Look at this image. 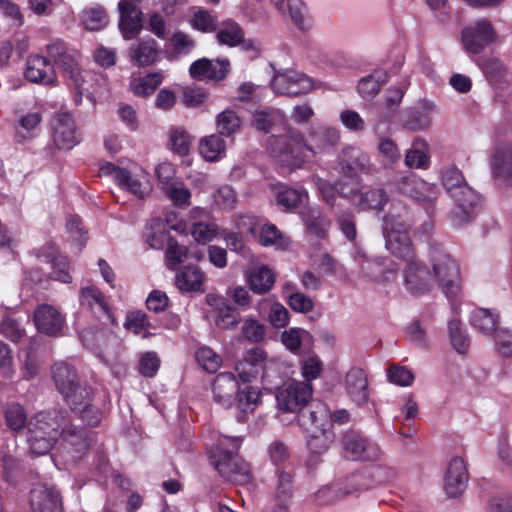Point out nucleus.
<instances>
[{"label":"nucleus","mask_w":512,"mask_h":512,"mask_svg":"<svg viewBox=\"0 0 512 512\" xmlns=\"http://www.w3.org/2000/svg\"><path fill=\"white\" fill-rule=\"evenodd\" d=\"M307 198V193L303 189H296L284 184H278L275 187V199L281 210L288 212L303 202Z\"/></svg>","instance_id":"32"},{"label":"nucleus","mask_w":512,"mask_h":512,"mask_svg":"<svg viewBox=\"0 0 512 512\" xmlns=\"http://www.w3.org/2000/svg\"><path fill=\"white\" fill-rule=\"evenodd\" d=\"M313 181L319 189L323 200L330 206L334 205L336 192L343 197H350L352 191L347 190L342 182H337L335 186H332L325 180L318 176L313 177Z\"/></svg>","instance_id":"47"},{"label":"nucleus","mask_w":512,"mask_h":512,"mask_svg":"<svg viewBox=\"0 0 512 512\" xmlns=\"http://www.w3.org/2000/svg\"><path fill=\"white\" fill-rule=\"evenodd\" d=\"M271 87L279 95L296 97L316 89L318 84L300 71L287 69L274 74Z\"/></svg>","instance_id":"6"},{"label":"nucleus","mask_w":512,"mask_h":512,"mask_svg":"<svg viewBox=\"0 0 512 512\" xmlns=\"http://www.w3.org/2000/svg\"><path fill=\"white\" fill-rule=\"evenodd\" d=\"M230 63L228 60H209L201 58L194 61L189 68V73L193 79L205 81H220L224 79L229 71Z\"/></svg>","instance_id":"20"},{"label":"nucleus","mask_w":512,"mask_h":512,"mask_svg":"<svg viewBox=\"0 0 512 512\" xmlns=\"http://www.w3.org/2000/svg\"><path fill=\"white\" fill-rule=\"evenodd\" d=\"M389 202L385 189L376 187L362 191L358 196L357 205L363 211H381Z\"/></svg>","instance_id":"33"},{"label":"nucleus","mask_w":512,"mask_h":512,"mask_svg":"<svg viewBox=\"0 0 512 512\" xmlns=\"http://www.w3.org/2000/svg\"><path fill=\"white\" fill-rule=\"evenodd\" d=\"M196 360L209 373L216 372L222 364L221 356L207 346L200 347L196 351Z\"/></svg>","instance_id":"54"},{"label":"nucleus","mask_w":512,"mask_h":512,"mask_svg":"<svg viewBox=\"0 0 512 512\" xmlns=\"http://www.w3.org/2000/svg\"><path fill=\"white\" fill-rule=\"evenodd\" d=\"M260 401V392L251 386L238 389L235 397L236 407L243 413L253 412Z\"/></svg>","instance_id":"50"},{"label":"nucleus","mask_w":512,"mask_h":512,"mask_svg":"<svg viewBox=\"0 0 512 512\" xmlns=\"http://www.w3.org/2000/svg\"><path fill=\"white\" fill-rule=\"evenodd\" d=\"M437 197L438 189L436 185L428 183L421 178L419 181H416V187L413 188L410 195V198L422 203H431L435 201Z\"/></svg>","instance_id":"60"},{"label":"nucleus","mask_w":512,"mask_h":512,"mask_svg":"<svg viewBox=\"0 0 512 512\" xmlns=\"http://www.w3.org/2000/svg\"><path fill=\"white\" fill-rule=\"evenodd\" d=\"M310 433L308 446L311 452L322 454L334 443L335 435L331 429H319L307 431Z\"/></svg>","instance_id":"45"},{"label":"nucleus","mask_w":512,"mask_h":512,"mask_svg":"<svg viewBox=\"0 0 512 512\" xmlns=\"http://www.w3.org/2000/svg\"><path fill=\"white\" fill-rule=\"evenodd\" d=\"M66 416L59 411L40 412L28 422V443L35 455L48 453L60 437Z\"/></svg>","instance_id":"2"},{"label":"nucleus","mask_w":512,"mask_h":512,"mask_svg":"<svg viewBox=\"0 0 512 512\" xmlns=\"http://www.w3.org/2000/svg\"><path fill=\"white\" fill-rule=\"evenodd\" d=\"M340 132L332 127H318L310 133L309 143L305 144L299 131H289L285 135L273 136L269 140L270 154L283 166L298 167L304 161L306 150L313 154L322 153L337 145Z\"/></svg>","instance_id":"1"},{"label":"nucleus","mask_w":512,"mask_h":512,"mask_svg":"<svg viewBox=\"0 0 512 512\" xmlns=\"http://www.w3.org/2000/svg\"><path fill=\"white\" fill-rule=\"evenodd\" d=\"M469 479L466 462L461 457H453L447 467L444 478V490L449 497L464 492Z\"/></svg>","instance_id":"17"},{"label":"nucleus","mask_w":512,"mask_h":512,"mask_svg":"<svg viewBox=\"0 0 512 512\" xmlns=\"http://www.w3.org/2000/svg\"><path fill=\"white\" fill-rule=\"evenodd\" d=\"M52 377L62 396L80 383L75 369L65 362H57L53 365Z\"/></svg>","instance_id":"30"},{"label":"nucleus","mask_w":512,"mask_h":512,"mask_svg":"<svg viewBox=\"0 0 512 512\" xmlns=\"http://www.w3.org/2000/svg\"><path fill=\"white\" fill-rule=\"evenodd\" d=\"M80 303L93 309L98 306L102 311L108 313V305L105 301L104 295L101 291L94 286H87L81 289Z\"/></svg>","instance_id":"56"},{"label":"nucleus","mask_w":512,"mask_h":512,"mask_svg":"<svg viewBox=\"0 0 512 512\" xmlns=\"http://www.w3.org/2000/svg\"><path fill=\"white\" fill-rule=\"evenodd\" d=\"M46 52L63 73L75 81L77 80L80 69L78 53L75 50L69 49L63 41L55 40L46 46Z\"/></svg>","instance_id":"15"},{"label":"nucleus","mask_w":512,"mask_h":512,"mask_svg":"<svg viewBox=\"0 0 512 512\" xmlns=\"http://www.w3.org/2000/svg\"><path fill=\"white\" fill-rule=\"evenodd\" d=\"M275 283L272 271L265 265L253 267L249 272V284L251 290L256 294L269 292Z\"/></svg>","instance_id":"36"},{"label":"nucleus","mask_w":512,"mask_h":512,"mask_svg":"<svg viewBox=\"0 0 512 512\" xmlns=\"http://www.w3.org/2000/svg\"><path fill=\"white\" fill-rule=\"evenodd\" d=\"M346 394L357 405H363L368 401V379L361 368H351L344 380Z\"/></svg>","instance_id":"24"},{"label":"nucleus","mask_w":512,"mask_h":512,"mask_svg":"<svg viewBox=\"0 0 512 512\" xmlns=\"http://www.w3.org/2000/svg\"><path fill=\"white\" fill-rule=\"evenodd\" d=\"M73 413L83 411V407L91 403V391L81 383L77 384L70 391L63 395Z\"/></svg>","instance_id":"43"},{"label":"nucleus","mask_w":512,"mask_h":512,"mask_svg":"<svg viewBox=\"0 0 512 512\" xmlns=\"http://www.w3.org/2000/svg\"><path fill=\"white\" fill-rule=\"evenodd\" d=\"M218 133L222 136L235 134L241 126V119L233 110H225L216 118Z\"/></svg>","instance_id":"52"},{"label":"nucleus","mask_w":512,"mask_h":512,"mask_svg":"<svg viewBox=\"0 0 512 512\" xmlns=\"http://www.w3.org/2000/svg\"><path fill=\"white\" fill-rule=\"evenodd\" d=\"M405 164L412 169H427L430 164L429 145L420 137L412 141L411 148L406 151Z\"/></svg>","instance_id":"31"},{"label":"nucleus","mask_w":512,"mask_h":512,"mask_svg":"<svg viewBox=\"0 0 512 512\" xmlns=\"http://www.w3.org/2000/svg\"><path fill=\"white\" fill-rule=\"evenodd\" d=\"M169 222V218L165 221L160 218H154L151 220L145 232L146 241L151 248L162 249L168 244L171 239L167 230Z\"/></svg>","instance_id":"35"},{"label":"nucleus","mask_w":512,"mask_h":512,"mask_svg":"<svg viewBox=\"0 0 512 512\" xmlns=\"http://www.w3.org/2000/svg\"><path fill=\"white\" fill-rule=\"evenodd\" d=\"M448 331L450 342L453 348L460 354L466 353L469 348V338L462 328V324L457 319H452L448 322Z\"/></svg>","instance_id":"51"},{"label":"nucleus","mask_w":512,"mask_h":512,"mask_svg":"<svg viewBox=\"0 0 512 512\" xmlns=\"http://www.w3.org/2000/svg\"><path fill=\"white\" fill-rule=\"evenodd\" d=\"M238 389L235 375L231 372H221L212 383L213 400L223 408H230L235 402Z\"/></svg>","instance_id":"18"},{"label":"nucleus","mask_w":512,"mask_h":512,"mask_svg":"<svg viewBox=\"0 0 512 512\" xmlns=\"http://www.w3.org/2000/svg\"><path fill=\"white\" fill-rule=\"evenodd\" d=\"M408 227L405 221L393 214H387L383 218V235L387 250L406 262L414 258Z\"/></svg>","instance_id":"4"},{"label":"nucleus","mask_w":512,"mask_h":512,"mask_svg":"<svg viewBox=\"0 0 512 512\" xmlns=\"http://www.w3.org/2000/svg\"><path fill=\"white\" fill-rule=\"evenodd\" d=\"M80 21L88 31H99L109 23V17L105 8L101 5H94L84 8L80 13Z\"/></svg>","instance_id":"37"},{"label":"nucleus","mask_w":512,"mask_h":512,"mask_svg":"<svg viewBox=\"0 0 512 512\" xmlns=\"http://www.w3.org/2000/svg\"><path fill=\"white\" fill-rule=\"evenodd\" d=\"M53 142L57 148L70 150L80 142V134L69 114L62 113L54 117L52 122Z\"/></svg>","instance_id":"14"},{"label":"nucleus","mask_w":512,"mask_h":512,"mask_svg":"<svg viewBox=\"0 0 512 512\" xmlns=\"http://www.w3.org/2000/svg\"><path fill=\"white\" fill-rule=\"evenodd\" d=\"M340 165L342 172L348 177H353L359 172L370 173L373 169L369 156L354 146H349L342 150Z\"/></svg>","instance_id":"21"},{"label":"nucleus","mask_w":512,"mask_h":512,"mask_svg":"<svg viewBox=\"0 0 512 512\" xmlns=\"http://www.w3.org/2000/svg\"><path fill=\"white\" fill-rule=\"evenodd\" d=\"M25 77L33 83L53 85L56 83V72L50 61L40 55H33L27 59Z\"/></svg>","instance_id":"22"},{"label":"nucleus","mask_w":512,"mask_h":512,"mask_svg":"<svg viewBox=\"0 0 512 512\" xmlns=\"http://www.w3.org/2000/svg\"><path fill=\"white\" fill-rule=\"evenodd\" d=\"M377 149L387 164H394L401 157L397 144L390 138L380 137Z\"/></svg>","instance_id":"62"},{"label":"nucleus","mask_w":512,"mask_h":512,"mask_svg":"<svg viewBox=\"0 0 512 512\" xmlns=\"http://www.w3.org/2000/svg\"><path fill=\"white\" fill-rule=\"evenodd\" d=\"M270 363L271 360L262 348L253 347L245 351L243 357L236 363L235 371L239 379L247 383L263 376Z\"/></svg>","instance_id":"10"},{"label":"nucleus","mask_w":512,"mask_h":512,"mask_svg":"<svg viewBox=\"0 0 512 512\" xmlns=\"http://www.w3.org/2000/svg\"><path fill=\"white\" fill-rule=\"evenodd\" d=\"M225 141L220 134H212L200 140L199 152L207 161H216L225 151Z\"/></svg>","instance_id":"40"},{"label":"nucleus","mask_w":512,"mask_h":512,"mask_svg":"<svg viewBox=\"0 0 512 512\" xmlns=\"http://www.w3.org/2000/svg\"><path fill=\"white\" fill-rule=\"evenodd\" d=\"M461 190L452 192L451 197L456 203V209L453 211V222L460 224L469 221L480 202L478 194L470 186H461Z\"/></svg>","instance_id":"19"},{"label":"nucleus","mask_w":512,"mask_h":512,"mask_svg":"<svg viewBox=\"0 0 512 512\" xmlns=\"http://www.w3.org/2000/svg\"><path fill=\"white\" fill-rule=\"evenodd\" d=\"M433 276L427 267L420 261H407L404 269V281L407 290L415 295H421L431 290Z\"/></svg>","instance_id":"13"},{"label":"nucleus","mask_w":512,"mask_h":512,"mask_svg":"<svg viewBox=\"0 0 512 512\" xmlns=\"http://www.w3.org/2000/svg\"><path fill=\"white\" fill-rule=\"evenodd\" d=\"M120 12L119 29L125 40L135 38L142 30V12L131 0H121L118 3Z\"/></svg>","instance_id":"16"},{"label":"nucleus","mask_w":512,"mask_h":512,"mask_svg":"<svg viewBox=\"0 0 512 512\" xmlns=\"http://www.w3.org/2000/svg\"><path fill=\"white\" fill-rule=\"evenodd\" d=\"M497 319V315L484 308L475 309L470 316L472 326L483 334H490L495 330Z\"/></svg>","instance_id":"46"},{"label":"nucleus","mask_w":512,"mask_h":512,"mask_svg":"<svg viewBox=\"0 0 512 512\" xmlns=\"http://www.w3.org/2000/svg\"><path fill=\"white\" fill-rule=\"evenodd\" d=\"M491 168L496 179L508 181L512 178V144H503L496 148Z\"/></svg>","instance_id":"28"},{"label":"nucleus","mask_w":512,"mask_h":512,"mask_svg":"<svg viewBox=\"0 0 512 512\" xmlns=\"http://www.w3.org/2000/svg\"><path fill=\"white\" fill-rule=\"evenodd\" d=\"M125 179L123 181H117V185L134 194L139 198H144L149 192V186L145 175L136 176L126 169Z\"/></svg>","instance_id":"48"},{"label":"nucleus","mask_w":512,"mask_h":512,"mask_svg":"<svg viewBox=\"0 0 512 512\" xmlns=\"http://www.w3.org/2000/svg\"><path fill=\"white\" fill-rule=\"evenodd\" d=\"M194 47L195 41L189 35L176 32L165 46V57L170 61L177 60L191 53Z\"/></svg>","instance_id":"34"},{"label":"nucleus","mask_w":512,"mask_h":512,"mask_svg":"<svg viewBox=\"0 0 512 512\" xmlns=\"http://www.w3.org/2000/svg\"><path fill=\"white\" fill-rule=\"evenodd\" d=\"M312 385L302 381H292L276 394L277 405L284 412L298 413L312 397Z\"/></svg>","instance_id":"7"},{"label":"nucleus","mask_w":512,"mask_h":512,"mask_svg":"<svg viewBox=\"0 0 512 512\" xmlns=\"http://www.w3.org/2000/svg\"><path fill=\"white\" fill-rule=\"evenodd\" d=\"M30 504L34 512H56L61 509L59 493L53 488L33 489Z\"/></svg>","instance_id":"27"},{"label":"nucleus","mask_w":512,"mask_h":512,"mask_svg":"<svg viewBox=\"0 0 512 512\" xmlns=\"http://www.w3.org/2000/svg\"><path fill=\"white\" fill-rule=\"evenodd\" d=\"M287 9L290 19L299 29L306 30L310 27L306 6L301 0H288Z\"/></svg>","instance_id":"55"},{"label":"nucleus","mask_w":512,"mask_h":512,"mask_svg":"<svg viewBox=\"0 0 512 512\" xmlns=\"http://www.w3.org/2000/svg\"><path fill=\"white\" fill-rule=\"evenodd\" d=\"M60 433L61 449L69 454L73 460L80 459L93 441L90 432L75 425L69 418H66Z\"/></svg>","instance_id":"8"},{"label":"nucleus","mask_w":512,"mask_h":512,"mask_svg":"<svg viewBox=\"0 0 512 512\" xmlns=\"http://www.w3.org/2000/svg\"><path fill=\"white\" fill-rule=\"evenodd\" d=\"M433 278L447 298H454L460 291L459 268L456 262L440 248H434L430 254Z\"/></svg>","instance_id":"5"},{"label":"nucleus","mask_w":512,"mask_h":512,"mask_svg":"<svg viewBox=\"0 0 512 512\" xmlns=\"http://www.w3.org/2000/svg\"><path fill=\"white\" fill-rule=\"evenodd\" d=\"M339 120L342 125L351 132L360 133L363 132L366 127L365 120L354 110H343L339 115Z\"/></svg>","instance_id":"63"},{"label":"nucleus","mask_w":512,"mask_h":512,"mask_svg":"<svg viewBox=\"0 0 512 512\" xmlns=\"http://www.w3.org/2000/svg\"><path fill=\"white\" fill-rule=\"evenodd\" d=\"M442 184L450 195L452 192L461 190V186H467L461 171L455 166H448L443 169Z\"/></svg>","instance_id":"58"},{"label":"nucleus","mask_w":512,"mask_h":512,"mask_svg":"<svg viewBox=\"0 0 512 512\" xmlns=\"http://www.w3.org/2000/svg\"><path fill=\"white\" fill-rule=\"evenodd\" d=\"M33 322L38 332L48 335H60L65 323V315L51 304H39L33 313Z\"/></svg>","instance_id":"12"},{"label":"nucleus","mask_w":512,"mask_h":512,"mask_svg":"<svg viewBox=\"0 0 512 512\" xmlns=\"http://www.w3.org/2000/svg\"><path fill=\"white\" fill-rule=\"evenodd\" d=\"M342 448L344 457L353 461H374L381 454L376 442L356 432L344 436Z\"/></svg>","instance_id":"9"},{"label":"nucleus","mask_w":512,"mask_h":512,"mask_svg":"<svg viewBox=\"0 0 512 512\" xmlns=\"http://www.w3.org/2000/svg\"><path fill=\"white\" fill-rule=\"evenodd\" d=\"M162 189L175 205L187 206L190 204L191 192L183 183L172 182L171 185L162 187Z\"/></svg>","instance_id":"59"},{"label":"nucleus","mask_w":512,"mask_h":512,"mask_svg":"<svg viewBox=\"0 0 512 512\" xmlns=\"http://www.w3.org/2000/svg\"><path fill=\"white\" fill-rule=\"evenodd\" d=\"M124 327L134 334H140L150 327V323L144 312L133 311L127 314Z\"/></svg>","instance_id":"64"},{"label":"nucleus","mask_w":512,"mask_h":512,"mask_svg":"<svg viewBox=\"0 0 512 512\" xmlns=\"http://www.w3.org/2000/svg\"><path fill=\"white\" fill-rule=\"evenodd\" d=\"M302 220L310 234H313L318 238L326 237L330 227V221L318 208H308L303 211Z\"/></svg>","instance_id":"38"},{"label":"nucleus","mask_w":512,"mask_h":512,"mask_svg":"<svg viewBox=\"0 0 512 512\" xmlns=\"http://www.w3.org/2000/svg\"><path fill=\"white\" fill-rule=\"evenodd\" d=\"M242 336L251 343L261 342L266 335L265 326L254 317H246L241 326Z\"/></svg>","instance_id":"53"},{"label":"nucleus","mask_w":512,"mask_h":512,"mask_svg":"<svg viewBox=\"0 0 512 512\" xmlns=\"http://www.w3.org/2000/svg\"><path fill=\"white\" fill-rule=\"evenodd\" d=\"M216 38L219 44L234 47L242 42L244 32L238 23L227 20L219 27Z\"/></svg>","instance_id":"41"},{"label":"nucleus","mask_w":512,"mask_h":512,"mask_svg":"<svg viewBox=\"0 0 512 512\" xmlns=\"http://www.w3.org/2000/svg\"><path fill=\"white\" fill-rule=\"evenodd\" d=\"M259 243L262 246H273L277 249H287L290 244V238L282 233L274 224L267 223L262 225L259 232Z\"/></svg>","instance_id":"39"},{"label":"nucleus","mask_w":512,"mask_h":512,"mask_svg":"<svg viewBox=\"0 0 512 512\" xmlns=\"http://www.w3.org/2000/svg\"><path fill=\"white\" fill-rule=\"evenodd\" d=\"M388 80L384 71H376L371 75L362 78L358 83V91L362 98L371 99L380 91L381 86Z\"/></svg>","instance_id":"42"},{"label":"nucleus","mask_w":512,"mask_h":512,"mask_svg":"<svg viewBox=\"0 0 512 512\" xmlns=\"http://www.w3.org/2000/svg\"><path fill=\"white\" fill-rule=\"evenodd\" d=\"M205 276L197 267H185L175 278L177 288L182 292H203Z\"/></svg>","instance_id":"29"},{"label":"nucleus","mask_w":512,"mask_h":512,"mask_svg":"<svg viewBox=\"0 0 512 512\" xmlns=\"http://www.w3.org/2000/svg\"><path fill=\"white\" fill-rule=\"evenodd\" d=\"M189 217L193 221L191 223L190 232L196 242L206 244L217 236V226L203 221L209 218V212L207 210L194 208L190 211Z\"/></svg>","instance_id":"26"},{"label":"nucleus","mask_w":512,"mask_h":512,"mask_svg":"<svg viewBox=\"0 0 512 512\" xmlns=\"http://www.w3.org/2000/svg\"><path fill=\"white\" fill-rule=\"evenodd\" d=\"M160 73H150L144 77L134 78L130 82L132 92L138 96H148L152 94L162 82Z\"/></svg>","instance_id":"44"},{"label":"nucleus","mask_w":512,"mask_h":512,"mask_svg":"<svg viewBox=\"0 0 512 512\" xmlns=\"http://www.w3.org/2000/svg\"><path fill=\"white\" fill-rule=\"evenodd\" d=\"M4 418L7 427L15 432L22 430L27 423L26 412L18 403H11L5 407Z\"/></svg>","instance_id":"49"},{"label":"nucleus","mask_w":512,"mask_h":512,"mask_svg":"<svg viewBox=\"0 0 512 512\" xmlns=\"http://www.w3.org/2000/svg\"><path fill=\"white\" fill-rule=\"evenodd\" d=\"M228 441V439H223L221 442L222 460L215 461V468L227 480L239 485L247 484L251 480L250 465L238 456L242 440H231V450L229 451L225 449Z\"/></svg>","instance_id":"3"},{"label":"nucleus","mask_w":512,"mask_h":512,"mask_svg":"<svg viewBox=\"0 0 512 512\" xmlns=\"http://www.w3.org/2000/svg\"><path fill=\"white\" fill-rule=\"evenodd\" d=\"M17 120L14 124L15 139L18 143L34 139L40 132V123L42 121V114L39 109H35L24 113L22 110H17Z\"/></svg>","instance_id":"23"},{"label":"nucleus","mask_w":512,"mask_h":512,"mask_svg":"<svg viewBox=\"0 0 512 512\" xmlns=\"http://www.w3.org/2000/svg\"><path fill=\"white\" fill-rule=\"evenodd\" d=\"M406 86L392 87L388 90L382 104H379V110L385 114V118H390L397 110L404 96Z\"/></svg>","instance_id":"57"},{"label":"nucleus","mask_w":512,"mask_h":512,"mask_svg":"<svg viewBox=\"0 0 512 512\" xmlns=\"http://www.w3.org/2000/svg\"><path fill=\"white\" fill-rule=\"evenodd\" d=\"M462 43L469 53L478 54L494 41L495 30L486 19H480L462 30Z\"/></svg>","instance_id":"11"},{"label":"nucleus","mask_w":512,"mask_h":512,"mask_svg":"<svg viewBox=\"0 0 512 512\" xmlns=\"http://www.w3.org/2000/svg\"><path fill=\"white\" fill-rule=\"evenodd\" d=\"M170 142L172 149L179 155H187L191 147V137L182 128H172L170 130Z\"/></svg>","instance_id":"61"},{"label":"nucleus","mask_w":512,"mask_h":512,"mask_svg":"<svg viewBox=\"0 0 512 512\" xmlns=\"http://www.w3.org/2000/svg\"><path fill=\"white\" fill-rule=\"evenodd\" d=\"M160 55L157 41L151 37L140 39L133 43L128 52L130 61L137 66H149L154 64Z\"/></svg>","instance_id":"25"}]
</instances>
